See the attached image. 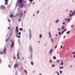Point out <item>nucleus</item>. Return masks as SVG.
<instances>
[{"label":"nucleus","mask_w":75,"mask_h":75,"mask_svg":"<svg viewBox=\"0 0 75 75\" xmlns=\"http://www.w3.org/2000/svg\"><path fill=\"white\" fill-rule=\"evenodd\" d=\"M29 49L31 54L30 55V59L31 60H32V59H33V55H32V54H33V48L31 47V45L29 46Z\"/></svg>","instance_id":"nucleus-1"},{"label":"nucleus","mask_w":75,"mask_h":75,"mask_svg":"<svg viewBox=\"0 0 75 75\" xmlns=\"http://www.w3.org/2000/svg\"><path fill=\"white\" fill-rule=\"evenodd\" d=\"M15 32L16 34V37H18V35L17 34L18 33V27L17 26H16V27Z\"/></svg>","instance_id":"nucleus-2"},{"label":"nucleus","mask_w":75,"mask_h":75,"mask_svg":"<svg viewBox=\"0 0 75 75\" xmlns=\"http://www.w3.org/2000/svg\"><path fill=\"white\" fill-rule=\"evenodd\" d=\"M23 3V0H18L17 1L16 5H18V4H22Z\"/></svg>","instance_id":"nucleus-3"},{"label":"nucleus","mask_w":75,"mask_h":75,"mask_svg":"<svg viewBox=\"0 0 75 75\" xmlns=\"http://www.w3.org/2000/svg\"><path fill=\"white\" fill-rule=\"evenodd\" d=\"M29 35H30V38L29 39L30 40H31L32 38V37L31 36V29H29Z\"/></svg>","instance_id":"nucleus-4"},{"label":"nucleus","mask_w":75,"mask_h":75,"mask_svg":"<svg viewBox=\"0 0 75 75\" xmlns=\"http://www.w3.org/2000/svg\"><path fill=\"white\" fill-rule=\"evenodd\" d=\"M75 10L72 13V14H70L69 15V16H70V17H72V16H73V15H74V14H75Z\"/></svg>","instance_id":"nucleus-5"},{"label":"nucleus","mask_w":75,"mask_h":75,"mask_svg":"<svg viewBox=\"0 0 75 75\" xmlns=\"http://www.w3.org/2000/svg\"><path fill=\"white\" fill-rule=\"evenodd\" d=\"M19 52H18V53L17 54L18 59H20V56H19Z\"/></svg>","instance_id":"nucleus-6"},{"label":"nucleus","mask_w":75,"mask_h":75,"mask_svg":"<svg viewBox=\"0 0 75 75\" xmlns=\"http://www.w3.org/2000/svg\"><path fill=\"white\" fill-rule=\"evenodd\" d=\"M49 38H51V37H52V36L51 35V32L50 31H49Z\"/></svg>","instance_id":"nucleus-7"},{"label":"nucleus","mask_w":75,"mask_h":75,"mask_svg":"<svg viewBox=\"0 0 75 75\" xmlns=\"http://www.w3.org/2000/svg\"><path fill=\"white\" fill-rule=\"evenodd\" d=\"M14 69H16V68L17 67V63H15L14 65Z\"/></svg>","instance_id":"nucleus-8"},{"label":"nucleus","mask_w":75,"mask_h":75,"mask_svg":"<svg viewBox=\"0 0 75 75\" xmlns=\"http://www.w3.org/2000/svg\"><path fill=\"white\" fill-rule=\"evenodd\" d=\"M3 52L5 54L6 53V47L4 48V50H3Z\"/></svg>","instance_id":"nucleus-9"},{"label":"nucleus","mask_w":75,"mask_h":75,"mask_svg":"<svg viewBox=\"0 0 75 75\" xmlns=\"http://www.w3.org/2000/svg\"><path fill=\"white\" fill-rule=\"evenodd\" d=\"M5 1V5H7V4H8V0H4Z\"/></svg>","instance_id":"nucleus-10"},{"label":"nucleus","mask_w":75,"mask_h":75,"mask_svg":"<svg viewBox=\"0 0 75 75\" xmlns=\"http://www.w3.org/2000/svg\"><path fill=\"white\" fill-rule=\"evenodd\" d=\"M14 46V42L13 41H12V43L11 45V48H13V46Z\"/></svg>","instance_id":"nucleus-11"},{"label":"nucleus","mask_w":75,"mask_h":75,"mask_svg":"<svg viewBox=\"0 0 75 75\" xmlns=\"http://www.w3.org/2000/svg\"><path fill=\"white\" fill-rule=\"evenodd\" d=\"M5 7V6L4 5H1V8L2 9H4Z\"/></svg>","instance_id":"nucleus-12"},{"label":"nucleus","mask_w":75,"mask_h":75,"mask_svg":"<svg viewBox=\"0 0 75 75\" xmlns=\"http://www.w3.org/2000/svg\"><path fill=\"white\" fill-rule=\"evenodd\" d=\"M52 51H53V49H51L50 50V52H49L50 54H51L52 53Z\"/></svg>","instance_id":"nucleus-13"},{"label":"nucleus","mask_w":75,"mask_h":75,"mask_svg":"<svg viewBox=\"0 0 75 75\" xmlns=\"http://www.w3.org/2000/svg\"><path fill=\"white\" fill-rule=\"evenodd\" d=\"M7 7L8 8H10L11 7V5H10V4L8 5L7 6Z\"/></svg>","instance_id":"nucleus-14"},{"label":"nucleus","mask_w":75,"mask_h":75,"mask_svg":"<svg viewBox=\"0 0 75 75\" xmlns=\"http://www.w3.org/2000/svg\"><path fill=\"white\" fill-rule=\"evenodd\" d=\"M59 19H57V20H56L55 21V23H58V22H59Z\"/></svg>","instance_id":"nucleus-15"},{"label":"nucleus","mask_w":75,"mask_h":75,"mask_svg":"<svg viewBox=\"0 0 75 75\" xmlns=\"http://www.w3.org/2000/svg\"><path fill=\"white\" fill-rule=\"evenodd\" d=\"M18 42L19 43V45H20V39H18Z\"/></svg>","instance_id":"nucleus-16"},{"label":"nucleus","mask_w":75,"mask_h":75,"mask_svg":"<svg viewBox=\"0 0 75 75\" xmlns=\"http://www.w3.org/2000/svg\"><path fill=\"white\" fill-rule=\"evenodd\" d=\"M67 21H68V23L70 22V18H69L67 19Z\"/></svg>","instance_id":"nucleus-17"},{"label":"nucleus","mask_w":75,"mask_h":75,"mask_svg":"<svg viewBox=\"0 0 75 75\" xmlns=\"http://www.w3.org/2000/svg\"><path fill=\"white\" fill-rule=\"evenodd\" d=\"M42 37V35H41V34L40 35V36H39V37H40V38H41Z\"/></svg>","instance_id":"nucleus-18"},{"label":"nucleus","mask_w":75,"mask_h":75,"mask_svg":"<svg viewBox=\"0 0 75 75\" xmlns=\"http://www.w3.org/2000/svg\"><path fill=\"white\" fill-rule=\"evenodd\" d=\"M23 4H22L21 6V8H23Z\"/></svg>","instance_id":"nucleus-19"},{"label":"nucleus","mask_w":75,"mask_h":75,"mask_svg":"<svg viewBox=\"0 0 75 75\" xmlns=\"http://www.w3.org/2000/svg\"><path fill=\"white\" fill-rule=\"evenodd\" d=\"M3 54V52L2 51H1L0 52V54H1V55Z\"/></svg>","instance_id":"nucleus-20"},{"label":"nucleus","mask_w":75,"mask_h":75,"mask_svg":"<svg viewBox=\"0 0 75 75\" xmlns=\"http://www.w3.org/2000/svg\"><path fill=\"white\" fill-rule=\"evenodd\" d=\"M19 30L20 31H23V29L22 28H19Z\"/></svg>","instance_id":"nucleus-21"},{"label":"nucleus","mask_w":75,"mask_h":75,"mask_svg":"<svg viewBox=\"0 0 75 75\" xmlns=\"http://www.w3.org/2000/svg\"><path fill=\"white\" fill-rule=\"evenodd\" d=\"M29 1H30V3H31L33 2V0H29Z\"/></svg>","instance_id":"nucleus-22"},{"label":"nucleus","mask_w":75,"mask_h":75,"mask_svg":"<svg viewBox=\"0 0 75 75\" xmlns=\"http://www.w3.org/2000/svg\"><path fill=\"white\" fill-rule=\"evenodd\" d=\"M24 72H25V73H26V74H27V70H25V69L24 70Z\"/></svg>","instance_id":"nucleus-23"},{"label":"nucleus","mask_w":75,"mask_h":75,"mask_svg":"<svg viewBox=\"0 0 75 75\" xmlns=\"http://www.w3.org/2000/svg\"><path fill=\"white\" fill-rule=\"evenodd\" d=\"M52 62V60H50V61H49V63H51V62Z\"/></svg>","instance_id":"nucleus-24"},{"label":"nucleus","mask_w":75,"mask_h":75,"mask_svg":"<svg viewBox=\"0 0 75 75\" xmlns=\"http://www.w3.org/2000/svg\"><path fill=\"white\" fill-rule=\"evenodd\" d=\"M13 15H10V17H13Z\"/></svg>","instance_id":"nucleus-25"},{"label":"nucleus","mask_w":75,"mask_h":75,"mask_svg":"<svg viewBox=\"0 0 75 75\" xmlns=\"http://www.w3.org/2000/svg\"><path fill=\"white\" fill-rule=\"evenodd\" d=\"M67 29L65 28V29L64 30V32H65V31H67Z\"/></svg>","instance_id":"nucleus-26"},{"label":"nucleus","mask_w":75,"mask_h":75,"mask_svg":"<svg viewBox=\"0 0 75 75\" xmlns=\"http://www.w3.org/2000/svg\"><path fill=\"white\" fill-rule=\"evenodd\" d=\"M69 33H70V32H69V31L68 32H66V33H67V34H69Z\"/></svg>","instance_id":"nucleus-27"},{"label":"nucleus","mask_w":75,"mask_h":75,"mask_svg":"<svg viewBox=\"0 0 75 75\" xmlns=\"http://www.w3.org/2000/svg\"><path fill=\"white\" fill-rule=\"evenodd\" d=\"M64 33V31H62L61 33V34L62 35L63 34V33Z\"/></svg>","instance_id":"nucleus-28"},{"label":"nucleus","mask_w":75,"mask_h":75,"mask_svg":"<svg viewBox=\"0 0 75 75\" xmlns=\"http://www.w3.org/2000/svg\"><path fill=\"white\" fill-rule=\"evenodd\" d=\"M64 26H62V30H64Z\"/></svg>","instance_id":"nucleus-29"},{"label":"nucleus","mask_w":75,"mask_h":75,"mask_svg":"<svg viewBox=\"0 0 75 75\" xmlns=\"http://www.w3.org/2000/svg\"><path fill=\"white\" fill-rule=\"evenodd\" d=\"M32 65H33V62H31Z\"/></svg>","instance_id":"nucleus-30"},{"label":"nucleus","mask_w":75,"mask_h":75,"mask_svg":"<svg viewBox=\"0 0 75 75\" xmlns=\"http://www.w3.org/2000/svg\"><path fill=\"white\" fill-rule=\"evenodd\" d=\"M21 16H22L23 15V12H21V13L20 14Z\"/></svg>","instance_id":"nucleus-31"},{"label":"nucleus","mask_w":75,"mask_h":75,"mask_svg":"<svg viewBox=\"0 0 75 75\" xmlns=\"http://www.w3.org/2000/svg\"><path fill=\"white\" fill-rule=\"evenodd\" d=\"M57 45L55 46V49H56V48H57Z\"/></svg>","instance_id":"nucleus-32"},{"label":"nucleus","mask_w":75,"mask_h":75,"mask_svg":"<svg viewBox=\"0 0 75 75\" xmlns=\"http://www.w3.org/2000/svg\"><path fill=\"white\" fill-rule=\"evenodd\" d=\"M61 63H62L61 64V65H63L64 63H62V60H61Z\"/></svg>","instance_id":"nucleus-33"},{"label":"nucleus","mask_w":75,"mask_h":75,"mask_svg":"<svg viewBox=\"0 0 75 75\" xmlns=\"http://www.w3.org/2000/svg\"><path fill=\"white\" fill-rule=\"evenodd\" d=\"M53 58H54V59H56V57H55V56H54Z\"/></svg>","instance_id":"nucleus-34"},{"label":"nucleus","mask_w":75,"mask_h":75,"mask_svg":"<svg viewBox=\"0 0 75 75\" xmlns=\"http://www.w3.org/2000/svg\"><path fill=\"white\" fill-rule=\"evenodd\" d=\"M52 67H55V65H54V64H53L52 65Z\"/></svg>","instance_id":"nucleus-35"},{"label":"nucleus","mask_w":75,"mask_h":75,"mask_svg":"<svg viewBox=\"0 0 75 75\" xmlns=\"http://www.w3.org/2000/svg\"><path fill=\"white\" fill-rule=\"evenodd\" d=\"M56 74H59V72H58V71H56Z\"/></svg>","instance_id":"nucleus-36"},{"label":"nucleus","mask_w":75,"mask_h":75,"mask_svg":"<svg viewBox=\"0 0 75 75\" xmlns=\"http://www.w3.org/2000/svg\"><path fill=\"white\" fill-rule=\"evenodd\" d=\"M22 60H24V57H23L22 58Z\"/></svg>","instance_id":"nucleus-37"},{"label":"nucleus","mask_w":75,"mask_h":75,"mask_svg":"<svg viewBox=\"0 0 75 75\" xmlns=\"http://www.w3.org/2000/svg\"><path fill=\"white\" fill-rule=\"evenodd\" d=\"M18 34H19V35H21V32L18 33Z\"/></svg>","instance_id":"nucleus-38"},{"label":"nucleus","mask_w":75,"mask_h":75,"mask_svg":"<svg viewBox=\"0 0 75 75\" xmlns=\"http://www.w3.org/2000/svg\"><path fill=\"white\" fill-rule=\"evenodd\" d=\"M21 21V19H20V18H19V19H18V21Z\"/></svg>","instance_id":"nucleus-39"},{"label":"nucleus","mask_w":75,"mask_h":75,"mask_svg":"<svg viewBox=\"0 0 75 75\" xmlns=\"http://www.w3.org/2000/svg\"><path fill=\"white\" fill-rule=\"evenodd\" d=\"M8 30H10V28L9 27H8Z\"/></svg>","instance_id":"nucleus-40"},{"label":"nucleus","mask_w":75,"mask_h":75,"mask_svg":"<svg viewBox=\"0 0 75 75\" xmlns=\"http://www.w3.org/2000/svg\"><path fill=\"white\" fill-rule=\"evenodd\" d=\"M8 67L9 68H11V66H10V65H9L8 66Z\"/></svg>","instance_id":"nucleus-41"},{"label":"nucleus","mask_w":75,"mask_h":75,"mask_svg":"<svg viewBox=\"0 0 75 75\" xmlns=\"http://www.w3.org/2000/svg\"><path fill=\"white\" fill-rule=\"evenodd\" d=\"M61 34V32H59V35H60Z\"/></svg>","instance_id":"nucleus-42"},{"label":"nucleus","mask_w":75,"mask_h":75,"mask_svg":"<svg viewBox=\"0 0 75 75\" xmlns=\"http://www.w3.org/2000/svg\"><path fill=\"white\" fill-rule=\"evenodd\" d=\"M51 40L52 41V42H53V41H54V40H53V39H51Z\"/></svg>","instance_id":"nucleus-43"},{"label":"nucleus","mask_w":75,"mask_h":75,"mask_svg":"<svg viewBox=\"0 0 75 75\" xmlns=\"http://www.w3.org/2000/svg\"><path fill=\"white\" fill-rule=\"evenodd\" d=\"M23 33H25V30L24 29L23 30Z\"/></svg>","instance_id":"nucleus-44"},{"label":"nucleus","mask_w":75,"mask_h":75,"mask_svg":"<svg viewBox=\"0 0 75 75\" xmlns=\"http://www.w3.org/2000/svg\"><path fill=\"white\" fill-rule=\"evenodd\" d=\"M8 40V39H6V42H7V40Z\"/></svg>","instance_id":"nucleus-45"},{"label":"nucleus","mask_w":75,"mask_h":75,"mask_svg":"<svg viewBox=\"0 0 75 75\" xmlns=\"http://www.w3.org/2000/svg\"><path fill=\"white\" fill-rule=\"evenodd\" d=\"M60 74H62V71H60Z\"/></svg>","instance_id":"nucleus-46"},{"label":"nucleus","mask_w":75,"mask_h":75,"mask_svg":"<svg viewBox=\"0 0 75 75\" xmlns=\"http://www.w3.org/2000/svg\"><path fill=\"white\" fill-rule=\"evenodd\" d=\"M23 13H24V14H25V13H26V11H24Z\"/></svg>","instance_id":"nucleus-47"},{"label":"nucleus","mask_w":75,"mask_h":75,"mask_svg":"<svg viewBox=\"0 0 75 75\" xmlns=\"http://www.w3.org/2000/svg\"><path fill=\"white\" fill-rule=\"evenodd\" d=\"M11 21L9 19H8V22H10Z\"/></svg>","instance_id":"nucleus-48"},{"label":"nucleus","mask_w":75,"mask_h":75,"mask_svg":"<svg viewBox=\"0 0 75 75\" xmlns=\"http://www.w3.org/2000/svg\"><path fill=\"white\" fill-rule=\"evenodd\" d=\"M68 9H66V12H68Z\"/></svg>","instance_id":"nucleus-49"},{"label":"nucleus","mask_w":75,"mask_h":75,"mask_svg":"<svg viewBox=\"0 0 75 75\" xmlns=\"http://www.w3.org/2000/svg\"><path fill=\"white\" fill-rule=\"evenodd\" d=\"M19 64H20V63L18 62V67H19Z\"/></svg>","instance_id":"nucleus-50"},{"label":"nucleus","mask_w":75,"mask_h":75,"mask_svg":"<svg viewBox=\"0 0 75 75\" xmlns=\"http://www.w3.org/2000/svg\"><path fill=\"white\" fill-rule=\"evenodd\" d=\"M65 23H63V25H65Z\"/></svg>","instance_id":"nucleus-51"},{"label":"nucleus","mask_w":75,"mask_h":75,"mask_svg":"<svg viewBox=\"0 0 75 75\" xmlns=\"http://www.w3.org/2000/svg\"><path fill=\"white\" fill-rule=\"evenodd\" d=\"M75 54V52H72V54Z\"/></svg>","instance_id":"nucleus-52"},{"label":"nucleus","mask_w":75,"mask_h":75,"mask_svg":"<svg viewBox=\"0 0 75 75\" xmlns=\"http://www.w3.org/2000/svg\"><path fill=\"white\" fill-rule=\"evenodd\" d=\"M55 36H56V37H57V36H58V35L56 34L55 35Z\"/></svg>","instance_id":"nucleus-53"},{"label":"nucleus","mask_w":75,"mask_h":75,"mask_svg":"<svg viewBox=\"0 0 75 75\" xmlns=\"http://www.w3.org/2000/svg\"><path fill=\"white\" fill-rule=\"evenodd\" d=\"M70 13H72V10L70 11Z\"/></svg>","instance_id":"nucleus-54"},{"label":"nucleus","mask_w":75,"mask_h":75,"mask_svg":"<svg viewBox=\"0 0 75 75\" xmlns=\"http://www.w3.org/2000/svg\"><path fill=\"white\" fill-rule=\"evenodd\" d=\"M20 36L19 35L18 36V38H20Z\"/></svg>","instance_id":"nucleus-55"},{"label":"nucleus","mask_w":75,"mask_h":75,"mask_svg":"<svg viewBox=\"0 0 75 75\" xmlns=\"http://www.w3.org/2000/svg\"><path fill=\"white\" fill-rule=\"evenodd\" d=\"M38 13H39V11H38L37 12V14H38Z\"/></svg>","instance_id":"nucleus-56"},{"label":"nucleus","mask_w":75,"mask_h":75,"mask_svg":"<svg viewBox=\"0 0 75 75\" xmlns=\"http://www.w3.org/2000/svg\"><path fill=\"white\" fill-rule=\"evenodd\" d=\"M42 74L41 73H40L39 75H42Z\"/></svg>","instance_id":"nucleus-57"},{"label":"nucleus","mask_w":75,"mask_h":75,"mask_svg":"<svg viewBox=\"0 0 75 75\" xmlns=\"http://www.w3.org/2000/svg\"><path fill=\"white\" fill-rule=\"evenodd\" d=\"M10 37H9L8 38V40H10Z\"/></svg>","instance_id":"nucleus-58"},{"label":"nucleus","mask_w":75,"mask_h":75,"mask_svg":"<svg viewBox=\"0 0 75 75\" xmlns=\"http://www.w3.org/2000/svg\"><path fill=\"white\" fill-rule=\"evenodd\" d=\"M24 3H26V1H24Z\"/></svg>","instance_id":"nucleus-59"},{"label":"nucleus","mask_w":75,"mask_h":75,"mask_svg":"<svg viewBox=\"0 0 75 75\" xmlns=\"http://www.w3.org/2000/svg\"><path fill=\"white\" fill-rule=\"evenodd\" d=\"M62 48V46H61V48Z\"/></svg>","instance_id":"nucleus-60"},{"label":"nucleus","mask_w":75,"mask_h":75,"mask_svg":"<svg viewBox=\"0 0 75 75\" xmlns=\"http://www.w3.org/2000/svg\"><path fill=\"white\" fill-rule=\"evenodd\" d=\"M17 71H16V73H17Z\"/></svg>","instance_id":"nucleus-61"},{"label":"nucleus","mask_w":75,"mask_h":75,"mask_svg":"<svg viewBox=\"0 0 75 75\" xmlns=\"http://www.w3.org/2000/svg\"><path fill=\"white\" fill-rule=\"evenodd\" d=\"M23 4V6H25V5L24 4Z\"/></svg>","instance_id":"nucleus-62"},{"label":"nucleus","mask_w":75,"mask_h":75,"mask_svg":"<svg viewBox=\"0 0 75 75\" xmlns=\"http://www.w3.org/2000/svg\"><path fill=\"white\" fill-rule=\"evenodd\" d=\"M14 59H16V57H14Z\"/></svg>","instance_id":"nucleus-63"},{"label":"nucleus","mask_w":75,"mask_h":75,"mask_svg":"<svg viewBox=\"0 0 75 75\" xmlns=\"http://www.w3.org/2000/svg\"><path fill=\"white\" fill-rule=\"evenodd\" d=\"M58 31H59V30H60V29H58Z\"/></svg>","instance_id":"nucleus-64"}]
</instances>
